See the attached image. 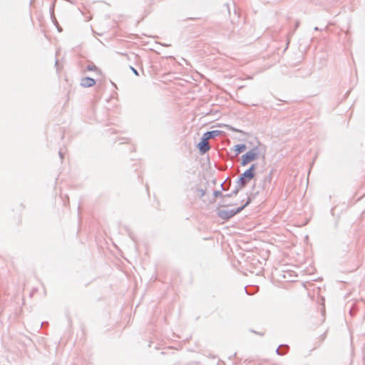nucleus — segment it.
I'll return each instance as SVG.
<instances>
[{
    "label": "nucleus",
    "instance_id": "nucleus-20",
    "mask_svg": "<svg viewBox=\"0 0 365 365\" xmlns=\"http://www.w3.org/2000/svg\"><path fill=\"white\" fill-rule=\"evenodd\" d=\"M325 336H326V332L321 336H322V340L324 339Z\"/></svg>",
    "mask_w": 365,
    "mask_h": 365
},
{
    "label": "nucleus",
    "instance_id": "nucleus-4",
    "mask_svg": "<svg viewBox=\"0 0 365 365\" xmlns=\"http://www.w3.org/2000/svg\"><path fill=\"white\" fill-rule=\"evenodd\" d=\"M197 148L199 150L200 154L204 155L210 150L211 146L209 144L208 140L202 135L200 142L197 145Z\"/></svg>",
    "mask_w": 365,
    "mask_h": 365
},
{
    "label": "nucleus",
    "instance_id": "nucleus-5",
    "mask_svg": "<svg viewBox=\"0 0 365 365\" xmlns=\"http://www.w3.org/2000/svg\"><path fill=\"white\" fill-rule=\"evenodd\" d=\"M217 216L224 220H227L235 216L233 210H218Z\"/></svg>",
    "mask_w": 365,
    "mask_h": 365
},
{
    "label": "nucleus",
    "instance_id": "nucleus-23",
    "mask_svg": "<svg viewBox=\"0 0 365 365\" xmlns=\"http://www.w3.org/2000/svg\"><path fill=\"white\" fill-rule=\"evenodd\" d=\"M280 350H281V351H284V350H285V349H284V348H281V349H280Z\"/></svg>",
    "mask_w": 365,
    "mask_h": 365
},
{
    "label": "nucleus",
    "instance_id": "nucleus-12",
    "mask_svg": "<svg viewBox=\"0 0 365 365\" xmlns=\"http://www.w3.org/2000/svg\"><path fill=\"white\" fill-rule=\"evenodd\" d=\"M240 190L241 188L237 187V185H235V189L232 191H231L230 193L225 194V195H223V199H225L226 197H232L233 196H236Z\"/></svg>",
    "mask_w": 365,
    "mask_h": 365
},
{
    "label": "nucleus",
    "instance_id": "nucleus-15",
    "mask_svg": "<svg viewBox=\"0 0 365 365\" xmlns=\"http://www.w3.org/2000/svg\"><path fill=\"white\" fill-rule=\"evenodd\" d=\"M96 69H97V68L95 66H88V71H95Z\"/></svg>",
    "mask_w": 365,
    "mask_h": 365
},
{
    "label": "nucleus",
    "instance_id": "nucleus-18",
    "mask_svg": "<svg viewBox=\"0 0 365 365\" xmlns=\"http://www.w3.org/2000/svg\"><path fill=\"white\" fill-rule=\"evenodd\" d=\"M220 187H221L222 190L225 191V190H227V188L225 187V182H222V183L220 185Z\"/></svg>",
    "mask_w": 365,
    "mask_h": 365
},
{
    "label": "nucleus",
    "instance_id": "nucleus-8",
    "mask_svg": "<svg viewBox=\"0 0 365 365\" xmlns=\"http://www.w3.org/2000/svg\"><path fill=\"white\" fill-rule=\"evenodd\" d=\"M289 350V346L287 344H281L276 349V353L279 356H283L287 353Z\"/></svg>",
    "mask_w": 365,
    "mask_h": 365
},
{
    "label": "nucleus",
    "instance_id": "nucleus-22",
    "mask_svg": "<svg viewBox=\"0 0 365 365\" xmlns=\"http://www.w3.org/2000/svg\"><path fill=\"white\" fill-rule=\"evenodd\" d=\"M314 30H315V31H319V28H318L317 26H316V27L314 28Z\"/></svg>",
    "mask_w": 365,
    "mask_h": 365
},
{
    "label": "nucleus",
    "instance_id": "nucleus-19",
    "mask_svg": "<svg viewBox=\"0 0 365 365\" xmlns=\"http://www.w3.org/2000/svg\"><path fill=\"white\" fill-rule=\"evenodd\" d=\"M132 71H133V73H134L136 76H138V71H137L135 68H132Z\"/></svg>",
    "mask_w": 365,
    "mask_h": 365
},
{
    "label": "nucleus",
    "instance_id": "nucleus-11",
    "mask_svg": "<svg viewBox=\"0 0 365 365\" xmlns=\"http://www.w3.org/2000/svg\"><path fill=\"white\" fill-rule=\"evenodd\" d=\"M251 202H252L251 197H248L246 202L243 205L238 207L235 209H232L233 212H235V215L240 213L241 211H242L247 205H249L251 203Z\"/></svg>",
    "mask_w": 365,
    "mask_h": 365
},
{
    "label": "nucleus",
    "instance_id": "nucleus-16",
    "mask_svg": "<svg viewBox=\"0 0 365 365\" xmlns=\"http://www.w3.org/2000/svg\"><path fill=\"white\" fill-rule=\"evenodd\" d=\"M230 129L231 130L237 132V133H242V131L241 130H239V129H237V128H232V127H230Z\"/></svg>",
    "mask_w": 365,
    "mask_h": 365
},
{
    "label": "nucleus",
    "instance_id": "nucleus-6",
    "mask_svg": "<svg viewBox=\"0 0 365 365\" xmlns=\"http://www.w3.org/2000/svg\"><path fill=\"white\" fill-rule=\"evenodd\" d=\"M222 131L219 130H209L203 133L202 136L205 137L207 140H210L212 138H215L221 134Z\"/></svg>",
    "mask_w": 365,
    "mask_h": 365
},
{
    "label": "nucleus",
    "instance_id": "nucleus-17",
    "mask_svg": "<svg viewBox=\"0 0 365 365\" xmlns=\"http://www.w3.org/2000/svg\"><path fill=\"white\" fill-rule=\"evenodd\" d=\"M299 24H300L299 21H297L295 22V26H294V31H295V30L299 27Z\"/></svg>",
    "mask_w": 365,
    "mask_h": 365
},
{
    "label": "nucleus",
    "instance_id": "nucleus-7",
    "mask_svg": "<svg viewBox=\"0 0 365 365\" xmlns=\"http://www.w3.org/2000/svg\"><path fill=\"white\" fill-rule=\"evenodd\" d=\"M95 84L96 81L89 77H84L81 81V85L85 88L93 86Z\"/></svg>",
    "mask_w": 365,
    "mask_h": 365
},
{
    "label": "nucleus",
    "instance_id": "nucleus-9",
    "mask_svg": "<svg viewBox=\"0 0 365 365\" xmlns=\"http://www.w3.org/2000/svg\"><path fill=\"white\" fill-rule=\"evenodd\" d=\"M273 170H270L269 173L264 176L263 181V188L265 189L267 185H269L272 180Z\"/></svg>",
    "mask_w": 365,
    "mask_h": 365
},
{
    "label": "nucleus",
    "instance_id": "nucleus-14",
    "mask_svg": "<svg viewBox=\"0 0 365 365\" xmlns=\"http://www.w3.org/2000/svg\"><path fill=\"white\" fill-rule=\"evenodd\" d=\"M184 81L190 82V77L184 74Z\"/></svg>",
    "mask_w": 365,
    "mask_h": 365
},
{
    "label": "nucleus",
    "instance_id": "nucleus-10",
    "mask_svg": "<svg viewBox=\"0 0 365 365\" xmlns=\"http://www.w3.org/2000/svg\"><path fill=\"white\" fill-rule=\"evenodd\" d=\"M247 148L245 143L237 144L234 145L233 149L236 153V155L243 153Z\"/></svg>",
    "mask_w": 365,
    "mask_h": 365
},
{
    "label": "nucleus",
    "instance_id": "nucleus-2",
    "mask_svg": "<svg viewBox=\"0 0 365 365\" xmlns=\"http://www.w3.org/2000/svg\"><path fill=\"white\" fill-rule=\"evenodd\" d=\"M187 192H188L187 198L191 204L193 203L197 197L201 198L205 194V190L199 187L197 183H195L191 185L190 188H187Z\"/></svg>",
    "mask_w": 365,
    "mask_h": 365
},
{
    "label": "nucleus",
    "instance_id": "nucleus-21",
    "mask_svg": "<svg viewBox=\"0 0 365 365\" xmlns=\"http://www.w3.org/2000/svg\"><path fill=\"white\" fill-rule=\"evenodd\" d=\"M183 61L186 63V65L190 66V63L187 62L185 58L183 59Z\"/></svg>",
    "mask_w": 365,
    "mask_h": 365
},
{
    "label": "nucleus",
    "instance_id": "nucleus-3",
    "mask_svg": "<svg viewBox=\"0 0 365 365\" xmlns=\"http://www.w3.org/2000/svg\"><path fill=\"white\" fill-rule=\"evenodd\" d=\"M259 154L257 146L254 147L241 156V165L245 166L252 161L255 160Z\"/></svg>",
    "mask_w": 365,
    "mask_h": 365
},
{
    "label": "nucleus",
    "instance_id": "nucleus-13",
    "mask_svg": "<svg viewBox=\"0 0 365 365\" xmlns=\"http://www.w3.org/2000/svg\"><path fill=\"white\" fill-rule=\"evenodd\" d=\"M223 195H224L222 193V190H215L213 192V197H222V202H221L220 205L222 207H225V206H227V205L225 204V199H223Z\"/></svg>",
    "mask_w": 365,
    "mask_h": 365
},
{
    "label": "nucleus",
    "instance_id": "nucleus-1",
    "mask_svg": "<svg viewBox=\"0 0 365 365\" xmlns=\"http://www.w3.org/2000/svg\"><path fill=\"white\" fill-rule=\"evenodd\" d=\"M256 168L257 164L252 163L248 169L240 174L236 182L237 187L241 189L245 187L255 178Z\"/></svg>",
    "mask_w": 365,
    "mask_h": 365
}]
</instances>
